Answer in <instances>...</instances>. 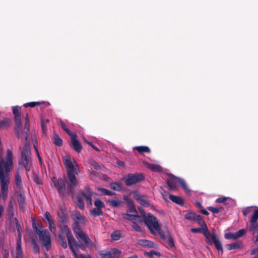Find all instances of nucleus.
<instances>
[{
  "instance_id": "1",
  "label": "nucleus",
  "mask_w": 258,
  "mask_h": 258,
  "mask_svg": "<svg viewBox=\"0 0 258 258\" xmlns=\"http://www.w3.org/2000/svg\"><path fill=\"white\" fill-rule=\"evenodd\" d=\"M63 162L67 169L68 179L63 180L59 178L56 181H53L54 185L60 196L64 197L67 195H71L73 196L75 194V187L79 183L75 175L77 174L78 164L69 155L63 157Z\"/></svg>"
},
{
  "instance_id": "2",
  "label": "nucleus",
  "mask_w": 258,
  "mask_h": 258,
  "mask_svg": "<svg viewBox=\"0 0 258 258\" xmlns=\"http://www.w3.org/2000/svg\"><path fill=\"white\" fill-rule=\"evenodd\" d=\"M13 167V153L11 150L7 149L5 159L0 156V182L2 198L4 201L8 197V186L10 183L9 174Z\"/></svg>"
},
{
  "instance_id": "3",
  "label": "nucleus",
  "mask_w": 258,
  "mask_h": 258,
  "mask_svg": "<svg viewBox=\"0 0 258 258\" xmlns=\"http://www.w3.org/2000/svg\"><path fill=\"white\" fill-rule=\"evenodd\" d=\"M29 128V119L28 116V114H27L25 118L24 131H21L22 137H24L26 142L24 143V146L21 152V158L19 162V164L23 165L25 167V169L28 171L31 170V168L32 165V155L30 148V143L28 142Z\"/></svg>"
},
{
  "instance_id": "4",
  "label": "nucleus",
  "mask_w": 258,
  "mask_h": 258,
  "mask_svg": "<svg viewBox=\"0 0 258 258\" xmlns=\"http://www.w3.org/2000/svg\"><path fill=\"white\" fill-rule=\"evenodd\" d=\"M72 218L74 221L73 224V229L76 237L78 239H80L86 244L93 246L94 243L92 240L80 228L81 225L85 224V217L77 212L72 215Z\"/></svg>"
},
{
  "instance_id": "5",
  "label": "nucleus",
  "mask_w": 258,
  "mask_h": 258,
  "mask_svg": "<svg viewBox=\"0 0 258 258\" xmlns=\"http://www.w3.org/2000/svg\"><path fill=\"white\" fill-rule=\"evenodd\" d=\"M33 228L35 232L38 234L40 241L48 251L50 247L51 239L49 232L46 230H41L38 228L35 223H33Z\"/></svg>"
},
{
  "instance_id": "6",
  "label": "nucleus",
  "mask_w": 258,
  "mask_h": 258,
  "mask_svg": "<svg viewBox=\"0 0 258 258\" xmlns=\"http://www.w3.org/2000/svg\"><path fill=\"white\" fill-rule=\"evenodd\" d=\"M144 220L152 233H153L152 228L157 231H159L161 230L160 226L157 218L151 213H148L147 217Z\"/></svg>"
},
{
  "instance_id": "7",
  "label": "nucleus",
  "mask_w": 258,
  "mask_h": 258,
  "mask_svg": "<svg viewBox=\"0 0 258 258\" xmlns=\"http://www.w3.org/2000/svg\"><path fill=\"white\" fill-rule=\"evenodd\" d=\"M144 176L141 173L128 174L125 178L126 185L130 186L144 180Z\"/></svg>"
},
{
  "instance_id": "8",
  "label": "nucleus",
  "mask_w": 258,
  "mask_h": 258,
  "mask_svg": "<svg viewBox=\"0 0 258 258\" xmlns=\"http://www.w3.org/2000/svg\"><path fill=\"white\" fill-rule=\"evenodd\" d=\"M203 235L206 238V242L210 245H212L214 242L218 239L216 234L214 230L211 233L208 230V228L204 230Z\"/></svg>"
},
{
  "instance_id": "9",
  "label": "nucleus",
  "mask_w": 258,
  "mask_h": 258,
  "mask_svg": "<svg viewBox=\"0 0 258 258\" xmlns=\"http://www.w3.org/2000/svg\"><path fill=\"white\" fill-rule=\"evenodd\" d=\"M168 178L167 180V184L170 189L176 190L177 189L176 184L178 182L179 178L172 174H168Z\"/></svg>"
},
{
  "instance_id": "10",
  "label": "nucleus",
  "mask_w": 258,
  "mask_h": 258,
  "mask_svg": "<svg viewBox=\"0 0 258 258\" xmlns=\"http://www.w3.org/2000/svg\"><path fill=\"white\" fill-rule=\"evenodd\" d=\"M17 201L20 211L22 212H24L26 210V202L24 192L21 191H19V193L17 196Z\"/></svg>"
},
{
  "instance_id": "11",
  "label": "nucleus",
  "mask_w": 258,
  "mask_h": 258,
  "mask_svg": "<svg viewBox=\"0 0 258 258\" xmlns=\"http://www.w3.org/2000/svg\"><path fill=\"white\" fill-rule=\"evenodd\" d=\"M15 131L18 139L22 138L21 135V127L22 126L21 120V114H15Z\"/></svg>"
},
{
  "instance_id": "12",
  "label": "nucleus",
  "mask_w": 258,
  "mask_h": 258,
  "mask_svg": "<svg viewBox=\"0 0 258 258\" xmlns=\"http://www.w3.org/2000/svg\"><path fill=\"white\" fill-rule=\"evenodd\" d=\"M77 135L76 134L71 137L70 146L75 151L80 153L82 149V147L79 141L77 140Z\"/></svg>"
},
{
  "instance_id": "13",
  "label": "nucleus",
  "mask_w": 258,
  "mask_h": 258,
  "mask_svg": "<svg viewBox=\"0 0 258 258\" xmlns=\"http://www.w3.org/2000/svg\"><path fill=\"white\" fill-rule=\"evenodd\" d=\"M68 243L69 245V247L72 251V252L73 253V254L75 255V256H78V253L76 251L74 246H76V245L78 244V242L76 240L73 235L72 234V233H70L67 236Z\"/></svg>"
},
{
  "instance_id": "14",
  "label": "nucleus",
  "mask_w": 258,
  "mask_h": 258,
  "mask_svg": "<svg viewBox=\"0 0 258 258\" xmlns=\"http://www.w3.org/2000/svg\"><path fill=\"white\" fill-rule=\"evenodd\" d=\"M82 194L85 197L87 204L92 206V192H91L90 188L89 187H85L82 191Z\"/></svg>"
},
{
  "instance_id": "15",
  "label": "nucleus",
  "mask_w": 258,
  "mask_h": 258,
  "mask_svg": "<svg viewBox=\"0 0 258 258\" xmlns=\"http://www.w3.org/2000/svg\"><path fill=\"white\" fill-rule=\"evenodd\" d=\"M7 216L9 218H12L14 215V209L12 201H10L7 209Z\"/></svg>"
},
{
  "instance_id": "16",
  "label": "nucleus",
  "mask_w": 258,
  "mask_h": 258,
  "mask_svg": "<svg viewBox=\"0 0 258 258\" xmlns=\"http://www.w3.org/2000/svg\"><path fill=\"white\" fill-rule=\"evenodd\" d=\"M169 198L172 202L179 205H182L184 204L183 200L179 196L170 195L169 196Z\"/></svg>"
},
{
  "instance_id": "17",
  "label": "nucleus",
  "mask_w": 258,
  "mask_h": 258,
  "mask_svg": "<svg viewBox=\"0 0 258 258\" xmlns=\"http://www.w3.org/2000/svg\"><path fill=\"white\" fill-rule=\"evenodd\" d=\"M12 121L9 118H5L0 121V129H5L10 127Z\"/></svg>"
},
{
  "instance_id": "18",
  "label": "nucleus",
  "mask_w": 258,
  "mask_h": 258,
  "mask_svg": "<svg viewBox=\"0 0 258 258\" xmlns=\"http://www.w3.org/2000/svg\"><path fill=\"white\" fill-rule=\"evenodd\" d=\"M226 246L229 250L241 249L242 247V242L238 241L233 243L227 244Z\"/></svg>"
},
{
  "instance_id": "19",
  "label": "nucleus",
  "mask_w": 258,
  "mask_h": 258,
  "mask_svg": "<svg viewBox=\"0 0 258 258\" xmlns=\"http://www.w3.org/2000/svg\"><path fill=\"white\" fill-rule=\"evenodd\" d=\"M52 141L57 146L60 147L62 145V140L57 134H54L52 137Z\"/></svg>"
},
{
  "instance_id": "20",
  "label": "nucleus",
  "mask_w": 258,
  "mask_h": 258,
  "mask_svg": "<svg viewBox=\"0 0 258 258\" xmlns=\"http://www.w3.org/2000/svg\"><path fill=\"white\" fill-rule=\"evenodd\" d=\"M49 119L47 118H44L42 117H41V126L42 133L44 135H46L47 133V124L49 122Z\"/></svg>"
},
{
  "instance_id": "21",
  "label": "nucleus",
  "mask_w": 258,
  "mask_h": 258,
  "mask_svg": "<svg viewBox=\"0 0 258 258\" xmlns=\"http://www.w3.org/2000/svg\"><path fill=\"white\" fill-rule=\"evenodd\" d=\"M122 216L123 218L128 220L132 221L133 222H134V221H136L137 218L140 217L138 215L135 214H131L127 213L122 214Z\"/></svg>"
},
{
  "instance_id": "22",
  "label": "nucleus",
  "mask_w": 258,
  "mask_h": 258,
  "mask_svg": "<svg viewBox=\"0 0 258 258\" xmlns=\"http://www.w3.org/2000/svg\"><path fill=\"white\" fill-rule=\"evenodd\" d=\"M195 221L197 222V223L202 226L201 228L204 229L208 228L205 221L201 215H198Z\"/></svg>"
},
{
  "instance_id": "23",
  "label": "nucleus",
  "mask_w": 258,
  "mask_h": 258,
  "mask_svg": "<svg viewBox=\"0 0 258 258\" xmlns=\"http://www.w3.org/2000/svg\"><path fill=\"white\" fill-rule=\"evenodd\" d=\"M134 150L138 151L140 153L143 154L145 152L150 153L151 150L147 146H137L134 148Z\"/></svg>"
},
{
  "instance_id": "24",
  "label": "nucleus",
  "mask_w": 258,
  "mask_h": 258,
  "mask_svg": "<svg viewBox=\"0 0 258 258\" xmlns=\"http://www.w3.org/2000/svg\"><path fill=\"white\" fill-rule=\"evenodd\" d=\"M148 167L153 171L161 172L162 171V168L160 165L154 164H149Z\"/></svg>"
},
{
  "instance_id": "25",
  "label": "nucleus",
  "mask_w": 258,
  "mask_h": 258,
  "mask_svg": "<svg viewBox=\"0 0 258 258\" xmlns=\"http://www.w3.org/2000/svg\"><path fill=\"white\" fill-rule=\"evenodd\" d=\"M15 182L17 187L21 190L22 188V179L20 175L18 173L15 175Z\"/></svg>"
},
{
  "instance_id": "26",
  "label": "nucleus",
  "mask_w": 258,
  "mask_h": 258,
  "mask_svg": "<svg viewBox=\"0 0 258 258\" xmlns=\"http://www.w3.org/2000/svg\"><path fill=\"white\" fill-rule=\"evenodd\" d=\"M250 225L249 228V231L252 233L253 235L255 232L258 230V223L257 222H250Z\"/></svg>"
},
{
  "instance_id": "27",
  "label": "nucleus",
  "mask_w": 258,
  "mask_h": 258,
  "mask_svg": "<svg viewBox=\"0 0 258 258\" xmlns=\"http://www.w3.org/2000/svg\"><path fill=\"white\" fill-rule=\"evenodd\" d=\"M59 227L60 229V234H61L62 235L63 234H66V236H67L68 234L71 233L68 226L66 225H64L63 226L59 225Z\"/></svg>"
},
{
  "instance_id": "28",
  "label": "nucleus",
  "mask_w": 258,
  "mask_h": 258,
  "mask_svg": "<svg viewBox=\"0 0 258 258\" xmlns=\"http://www.w3.org/2000/svg\"><path fill=\"white\" fill-rule=\"evenodd\" d=\"M198 215L194 212H188L185 215V218L190 221H195Z\"/></svg>"
},
{
  "instance_id": "29",
  "label": "nucleus",
  "mask_w": 258,
  "mask_h": 258,
  "mask_svg": "<svg viewBox=\"0 0 258 258\" xmlns=\"http://www.w3.org/2000/svg\"><path fill=\"white\" fill-rule=\"evenodd\" d=\"M60 125L61 126V127L67 133V134L70 136V137L73 136L76 133H72L70 130L67 127L66 124L62 121H60Z\"/></svg>"
},
{
  "instance_id": "30",
  "label": "nucleus",
  "mask_w": 258,
  "mask_h": 258,
  "mask_svg": "<svg viewBox=\"0 0 258 258\" xmlns=\"http://www.w3.org/2000/svg\"><path fill=\"white\" fill-rule=\"evenodd\" d=\"M48 224H49V226H48L49 230L55 236L56 235V231L57 230H56V227L55 225L54 221L48 223Z\"/></svg>"
},
{
  "instance_id": "31",
  "label": "nucleus",
  "mask_w": 258,
  "mask_h": 258,
  "mask_svg": "<svg viewBox=\"0 0 258 258\" xmlns=\"http://www.w3.org/2000/svg\"><path fill=\"white\" fill-rule=\"evenodd\" d=\"M59 237L60 239V243L61 245L63 248H66L67 247L68 244L65 236L62 235L61 234H59Z\"/></svg>"
},
{
  "instance_id": "32",
  "label": "nucleus",
  "mask_w": 258,
  "mask_h": 258,
  "mask_svg": "<svg viewBox=\"0 0 258 258\" xmlns=\"http://www.w3.org/2000/svg\"><path fill=\"white\" fill-rule=\"evenodd\" d=\"M178 183L180 184V185L181 186V187L183 188V189L184 190V191L185 192H188L190 191V190L187 187L186 184L183 179L179 178Z\"/></svg>"
},
{
  "instance_id": "33",
  "label": "nucleus",
  "mask_w": 258,
  "mask_h": 258,
  "mask_svg": "<svg viewBox=\"0 0 258 258\" xmlns=\"http://www.w3.org/2000/svg\"><path fill=\"white\" fill-rule=\"evenodd\" d=\"M99 253L101 258H113L110 251H101Z\"/></svg>"
},
{
  "instance_id": "34",
  "label": "nucleus",
  "mask_w": 258,
  "mask_h": 258,
  "mask_svg": "<svg viewBox=\"0 0 258 258\" xmlns=\"http://www.w3.org/2000/svg\"><path fill=\"white\" fill-rule=\"evenodd\" d=\"M213 244H215V246L216 248V249L218 250L221 252V253H223V249L222 247V244L220 240L218 239H216L213 243Z\"/></svg>"
},
{
  "instance_id": "35",
  "label": "nucleus",
  "mask_w": 258,
  "mask_h": 258,
  "mask_svg": "<svg viewBox=\"0 0 258 258\" xmlns=\"http://www.w3.org/2000/svg\"><path fill=\"white\" fill-rule=\"evenodd\" d=\"M108 202L109 205L113 207H117L121 203V202L118 199L109 200Z\"/></svg>"
},
{
  "instance_id": "36",
  "label": "nucleus",
  "mask_w": 258,
  "mask_h": 258,
  "mask_svg": "<svg viewBox=\"0 0 258 258\" xmlns=\"http://www.w3.org/2000/svg\"><path fill=\"white\" fill-rule=\"evenodd\" d=\"M91 213L93 216H100L102 215L103 212L101 210V209L95 208L93 209L91 211Z\"/></svg>"
},
{
  "instance_id": "37",
  "label": "nucleus",
  "mask_w": 258,
  "mask_h": 258,
  "mask_svg": "<svg viewBox=\"0 0 258 258\" xmlns=\"http://www.w3.org/2000/svg\"><path fill=\"white\" fill-rule=\"evenodd\" d=\"M111 188L115 190H121V184L118 182H113L110 184Z\"/></svg>"
},
{
  "instance_id": "38",
  "label": "nucleus",
  "mask_w": 258,
  "mask_h": 258,
  "mask_svg": "<svg viewBox=\"0 0 258 258\" xmlns=\"http://www.w3.org/2000/svg\"><path fill=\"white\" fill-rule=\"evenodd\" d=\"M32 179L33 181L37 183V184H42V180L39 177L38 174L35 173H33L32 175Z\"/></svg>"
},
{
  "instance_id": "39",
  "label": "nucleus",
  "mask_w": 258,
  "mask_h": 258,
  "mask_svg": "<svg viewBox=\"0 0 258 258\" xmlns=\"http://www.w3.org/2000/svg\"><path fill=\"white\" fill-rule=\"evenodd\" d=\"M95 246V244H94L93 246H91L89 245L86 244L84 242V243H78L76 245V247L77 248H80L83 250H86L87 247H93Z\"/></svg>"
},
{
  "instance_id": "40",
  "label": "nucleus",
  "mask_w": 258,
  "mask_h": 258,
  "mask_svg": "<svg viewBox=\"0 0 258 258\" xmlns=\"http://www.w3.org/2000/svg\"><path fill=\"white\" fill-rule=\"evenodd\" d=\"M111 237L113 240H118L120 237V233L118 231H115L111 234Z\"/></svg>"
},
{
  "instance_id": "41",
  "label": "nucleus",
  "mask_w": 258,
  "mask_h": 258,
  "mask_svg": "<svg viewBox=\"0 0 258 258\" xmlns=\"http://www.w3.org/2000/svg\"><path fill=\"white\" fill-rule=\"evenodd\" d=\"M166 236L168 237V244L170 247H174V240L172 236L170 235L169 233L167 231L166 233Z\"/></svg>"
},
{
  "instance_id": "42",
  "label": "nucleus",
  "mask_w": 258,
  "mask_h": 258,
  "mask_svg": "<svg viewBox=\"0 0 258 258\" xmlns=\"http://www.w3.org/2000/svg\"><path fill=\"white\" fill-rule=\"evenodd\" d=\"M257 219H258V208L254 210L253 214L249 220V222H257Z\"/></svg>"
},
{
  "instance_id": "43",
  "label": "nucleus",
  "mask_w": 258,
  "mask_h": 258,
  "mask_svg": "<svg viewBox=\"0 0 258 258\" xmlns=\"http://www.w3.org/2000/svg\"><path fill=\"white\" fill-rule=\"evenodd\" d=\"M110 252L112 254V256H113V258H116L119 256L121 253V250L116 248L113 249L112 250L110 251Z\"/></svg>"
},
{
  "instance_id": "44",
  "label": "nucleus",
  "mask_w": 258,
  "mask_h": 258,
  "mask_svg": "<svg viewBox=\"0 0 258 258\" xmlns=\"http://www.w3.org/2000/svg\"><path fill=\"white\" fill-rule=\"evenodd\" d=\"M77 203L78 206L80 209H83L84 208L83 199L79 195L77 197Z\"/></svg>"
},
{
  "instance_id": "45",
  "label": "nucleus",
  "mask_w": 258,
  "mask_h": 258,
  "mask_svg": "<svg viewBox=\"0 0 258 258\" xmlns=\"http://www.w3.org/2000/svg\"><path fill=\"white\" fill-rule=\"evenodd\" d=\"M44 220L47 221L48 223L53 222L52 217L49 212H46L44 215Z\"/></svg>"
},
{
  "instance_id": "46",
  "label": "nucleus",
  "mask_w": 258,
  "mask_h": 258,
  "mask_svg": "<svg viewBox=\"0 0 258 258\" xmlns=\"http://www.w3.org/2000/svg\"><path fill=\"white\" fill-rule=\"evenodd\" d=\"M225 238L227 239H236V233H228L225 234Z\"/></svg>"
},
{
  "instance_id": "47",
  "label": "nucleus",
  "mask_w": 258,
  "mask_h": 258,
  "mask_svg": "<svg viewBox=\"0 0 258 258\" xmlns=\"http://www.w3.org/2000/svg\"><path fill=\"white\" fill-rule=\"evenodd\" d=\"M0 252L2 253L3 258H9V251L7 248H3L1 249Z\"/></svg>"
},
{
  "instance_id": "48",
  "label": "nucleus",
  "mask_w": 258,
  "mask_h": 258,
  "mask_svg": "<svg viewBox=\"0 0 258 258\" xmlns=\"http://www.w3.org/2000/svg\"><path fill=\"white\" fill-rule=\"evenodd\" d=\"M100 191L105 195H109V196H114L115 195V193L114 192L108 190L106 189L101 188L100 189Z\"/></svg>"
},
{
  "instance_id": "49",
  "label": "nucleus",
  "mask_w": 258,
  "mask_h": 258,
  "mask_svg": "<svg viewBox=\"0 0 258 258\" xmlns=\"http://www.w3.org/2000/svg\"><path fill=\"white\" fill-rule=\"evenodd\" d=\"M142 244L144 245V246L152 247H153L154 243L150 241L147 240H143L141 241Z\"/></svg>"
},
{
  "instance_id": "50",
  "label": "nucleus",
  "mask_w": 258,
  "mask_h": 258,
  "mask_svg": "<svg viewBox=\"0 0 258 258\" xmlns=\"http://www.w3.org/2000/svg\"><path fill=\"white\" fill-rule=\"evenodd\" d=\"M208 209L213 214H217L221 211V209L217 207H209Z\"/></svg>"
},
{
  "instance_id": "51",
  "label": "nucleus",
  "mask_w": 258,
  "mask_h": 258,
  "mask_svg": "<svg viewBox=\"0 0 258 258\" xmlns=\"http://www.w3.org/2000/svg\"><path fill=\"white\" fill-rule=\"evenodd\" d=\"M124 200L126 201L128 207L134 205L133 201L130 199L127 196L123 197Z\"/></svg>"
},
{
  "instance_id": "52",
  "label": "nucleus",
  "mask_w": 258,
  "mask_h": 258,
  "mask_svg": "<svg viewBox=\"0 0 258 258\" xmlns=\"http://www.w3.org/2000/svg\"><path fill=\"white\" fill-rule=\"evenodd\" d=\"M246 233V231L244 229H241L239 230L237 232H236V235L237 236V238H239L244 235Z\"/></svg>"
},
{
  "instance_id": "53",
  "label": "nucleus",
  "mask_w": 258,
  "mask_h": 258,
  "mask_svg": "<svg viewBox=\"0 0 258 258\" xmlns=\"http://www.w3.org/2000/svg\"><path fill=\"white\" fill-rule=\"evenodd\" d=\"M94 205L96 207V208L100 209L102 208L104 206L103 203L101 201L99 200L95 201Z\"/></svg>"
},
{
  "instance_id": "54",
  "label": "nucleus",
  "mask_w": 258,
  "mask_h": 258,
  "mask_svg": "<svg viewBox=\"0 0 258 258\" xmlns=\"http://www.w3.org/2000/svg\"><path fill=\"white\" fill-rule=\"evenodd\" d=\"M132 227L135 231L137 232L142 231V229L140 227V226L138 224H137L135 221L133 222Z\"/></svg>"
},
{
  "instance_id": "55",
  "label": "nucleus",
  "mask_w": 258,
  "mask_h": 258,
  "mask_svg": "<svg viewBox=\"0 0 258 258\" xmlns=\"http://www.w3.org/2000/svg\"><path fill=\"white\" fill-rule=\"evenodd\" d=\"M129 209L126 211L127 213H132L133 214H135L137 213V210L134 206V205L128 207Z\"/></svg>"
},
{
  "instance_id": "56",
  "label": "nucleus",
  "mask_w": 258,
  "mask_h": 258,
  "mask_svg": "<svg viewBox=\"0 0 258 258\" xmlns=\"http://www.w3.org/2000/svg\"><path fill=\"white\" fill-rule=\"evenodd\" d=\"M90 164L92 165L96 170L100 169V166L95 161L92 160L90 162Z\"/></svg>"
},
{
  "instance_id": "57",
  "label": "nucleus",
  "mask_w": 258,
  "mask_h": 258,
  "mask_svg": "<svg viewBox=\"0 0 258 258\" xmlns=\"http://www.w3.org/2000/svg\"><path fill=\"white\" fill-rule=\"evenodd\" d=\"M204 229L202 228H191V232L192 233H198V232H201L203 234V232H204Z\"/></svg>"
},
{
  "instance_id": "58",
  "label": "nucleus",
  "mask_w": 258,
  "mask_h": 258,
  "mask_svg": "<svg viewBox=\"0 0 258 258\" xmlns=\"http://www.w3.org/2000/svg\"><path fill=\"white\" fill-rule=\"evenodd\" d=\"M139 210L140 212L141 216L143 217L144 220L147 217V214H146V212L142 208H139Z\"/></svg>"
},
{
  "instance_id": "59",
  "label": "nucleus",
  "mask_w": 258,
  "mask_h": 258,
  "mask_svg": "<svg viewBox=\"0 0 258 258\" xmlns=\"http://www.w3.org/2000/svg\"><path fill=\"white\" fill-rule=\"evenodd\" d=\"M60 220L62 223H65L67 221V216L63 212H62V216H60Z\"/></svg>"
},
{
  "instance_id": "60",
  "label": "nucleus",
  "mask_w": 258,
  "mask_h": 258,
  "mask_svg": "<svg viewBox=\"0 0 258 258\" xmlns=\"http://www.w3.org/2000/svg\"><path fill=\"white\" fill-rule=\"evenodd\" d=\"M227 199V198L225 197L219 198L216 200V202L219 203H224L226 201Z\"/></svg>"
},
{
  "instance_id": "61",
  "label": "nucleus",
  "mask_w": 258,
  "mask_h": 258,
  "mask_svg": "<svg viewBox=\"0 0 258 258\" xmlns=\"http://www.w3.org/2000/svg\"><path fill=\"white\" fill-rule=\"evenodd\" d=\"M148 255L149 256H152L153 255H160V253L155 250H152L150 253H148Z\"/></svg>"
},
{
  "instance_id": "62",
  "label": "nucleus",
  "mask_w": 258,
  "mask_h": 258,
  "mask_svg": "<svg viewBox=\"0 0 258 258\" xmlns=\"http://www.w3.org/2000/svg\"><path fill=\"white\" fill-rule=\"evenodd\" d=\"M75 257L76 258H92L91 256L89 255H85V254H78V256H75Z\"/></svg>"
},
{
  "instance_id": "63",
  "label": "nucleus",
  "mask_w": 258,
  "mask_h": 258,
  "mask_svg": "<svg viewBox=\"0 0 258 258\" xmlns=\"http://www.w3.org/2000/svg\"><path fill=\"white\" fill-rule=\"evenodd\" d=\"M15 258H23V251L19 249V252L17 253Z\"/></svg>"
},
{
  "instance_id": "64",
  "label": "nucleus",
  "mask_w": 258,
  "mask_h": 258,
  "mask_svg": "<svg viewBox=\"0 0 258 258\" xmlns=\"http://www.w3.org/2000/svg\"><path fill=\"white\" fill-rule=\"evenodd\" d=\"M250 212V209L249 208H246L243 210V215L244 216H246Z\"/></svg>"
}]
</instances>
